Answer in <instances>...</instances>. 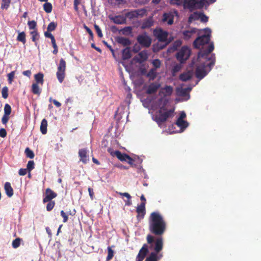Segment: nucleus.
Wrapping results in <instances>:
<instances>
[{"instance_id": "obj_1", "label": "nucleus", "mask_w": 261, "mask_h": 261, "mask_svg": "<svg viewBox=\"0 0 261 261\" xmlns=\"http://www.w3.org/2000/svg\"><path fill=\"white\" fill-rule=\"evenodd\" d=\"M211 31L206 28L198 30L199 35L194 41L195 48L200 49L198 54L195 74L199 80L203 79L212 69L214 65L215 57L211 54L214 46L212 42H210Z\"/></svg>"}, {"instance_id": "obj_2", "label": "nucleus", "mask_w": 261, "mask_h": 261, "mask_svg": "<svg viewBox=\"0 0 261 261\" xmlns=\"http://www.w3.org/2000/svg\"><path fill=\"white\" fill-rule=\"evenodd\" d=\"M173 91V88L172 87L166 86L160 90L159 95L161 97L150 102V111L159 110L156 114H152V118L160 126L162 122L166 121L168 118L174 116V109L169 110L166 109V106L168 102L167 97L171 95Z\"/></svg>"}, {"instance_id": "obj_3", "label": "nucleus", "mask_w": 261, "mask_h": 261, "mask_svg": "<svg viewBox=\"0 0 261 261\" xmlns=\"http://www.w3.org/2000/svg\"><path fill=\"white\" fill-rule=\"evenodd\" d=\"M166 229V224L162 216L158 212H153L149 218V229L156 235L163 234Z\"/></svg>"}, {"instance_id": "obj_4", "label": "nucleus", "mask_w": 261, "mask_h": 261, "mask_svg": "<svg viewBox=\"0 0 261 261\" xmlns=\"http://www.w3.org/2000/svg\"><path fill=\"white\" fill-rule=\"evenodd\" d=\"M216 0H171L172 5H181L183 4L185 8L192 11L194 9L200 8L203 7L205 3L211 4L214 3Z\"/></svg>"}, {"instance_id": "obj_5", "label": "nucleus", "mask_w": 261, "mask_h": 261, "mask_svg": "<svg viewBox=\"0 0 261 261\" xmlns=\"http://www.w3.org/2000/svg\"><path fill=\"white\" fill-rule=\"evenodd\" d=\"M153 35L159 42L165 43L164 45L169 44L172 40L168 37L169 33L161 29H157L153 31Z\"/></svg>"}, {"instance_id": "obj_6", "label": "nucleus", "mask_w": 261, "mask_h": 261, "mask_svg": "<svg viewBox=\"0 0 261 261\" xmlns=\"http://www.w3.org/2000/svg\"><path fill=\"white\" fill-rule=\"evenodd\" d=\"M186 117V114L184 111H181L180 113V116L177 118L175 124L179 128V130H173L171 131V133H181L188 126V122L185 120Z\"/></svg>"}, {"instance_id": "obj_7", "label": "nucleus", "mask_w": 261, "mask_h": 261, "mask_svg": "<svg viewBox=\"0 0 261 261\" xmlns=\"http://www.w3.org/2000/svg\"><path fill=\"white\" fill-rule=\"evenodd\" d=\"M177 15L178 12L176 10H171L163 14L162 20L165 23L171 25L173 23L174 17Z\"/></svg>"}, {"instance_id": "obj_8", "label": "nucleus", "mask_w": 261, "mask_h": 261, "mask_svg": "<svg viewBox=\"0 0 261 261\" xmlns=\"http://www.w3.org/2000/svg\"><path fill=\"white\" fill-rule=\"evenodd\" d=\"M66 62L63 59L60 61L58 66V71L57 72V77L60 83H62L65 77Z\"/></svg>"}, {"instance_id": "obj_9", "label": "nucleus", "mask_w": 261, "mask_h": 261, "mask_svg": "<svg viewBox=\"0 0 261 261\" xmlns=\"http://www.w3.org/2000/svg\"><path fill=\"white\" fill-rule=\"evenodd\" d=\"M190 55V49L187 46H183L177 54V58L180 62H183L187 60Z\"/></svg>"}, {"instance_id": "obj_10", "label": "nucleus", "mask_w": 261, "mask_h": 261, "mask_svg": "<svg viewBox=\"0 0 261 261\" xmlns=\"http://www.w3.org/2000/svg\"><path fill=\"white\" fill-rule=\"evenodd\" d=\"M137 41L140 44L144 47L149 46L151 43V39L146 33L139 35L137 37Z\"/></svg>"}, {"instance_id": "obj_11", "label": "nucleus", "mask_w": 261, "mask_h": 261, "mask_svg": "<svg viewBox=\"0 0 261 261\" xmlns=\"http://www.w3.org/2000/svg\"><path fill=\"white\" fill-rule=\"evenodd\" d=\"M192 87L184 88L182 87H178L176 89V92L178 95L183 97V100H187L190 98L189 93Z\"/></svg>"}, {"instance_id": "obj_12", "label": "nucleus", "mask_w": 261, "mask_h": 261, "mask_svg": "<svg viewBox=\"0 0 261 261\" xmlns=\"http://www.w3.org/2000/svg\"><path fill=\"white\" fill-rule=\"evenodd\" d=\"M112 155H115L121 161L127 162L129 164H133V160L128 155L125 153H122L119 151H115L111 153Z\"/></svg>"}, {"instance_id": "obj_13", "label": "nucleus", "mask_w": 261, "mask_h": 261, "mask_svg": "<svg viewBox=\"0 0 261 261\" xmlns=\"http://www.w3.org/2000/svg\"><path fill=\"white\" fill-rule=\"evenodd\" d=\"M145 13L144 10H135L126 13L125 14V17L129 18L130 20L138 18L139 16H142Z\"/></svg>"}, {"instance_id": "obj_14", "label": "nucleus", "mask_w": 261, "mask_h": 261, "mask_svg": "<svg viewBox=\"0 0 261 261\" xmlns=\"http://www.w3.org/2000/svg\"><path fill=\"white\" fill-rule=\"evenodd\" d=\"M161 84L159 82L150 83L146 87V92L147 94H153L160 88Z\"/></svg>"}, {"instance_id": "obj_15", "label": "nucleus", "mask_w": 261, "mask_h": 261, "mask_svg": "<svg viewBox=\"0 0 261 261\" xmlns=\"http://www.w3.org/2000/svg\"><path fill=\"white\" fill-rule=\"evenodd\" d=\"M148 252L147 245L146 244L143 245L136 257V261H143Z\"/></svg>"}, {"instance_id": "obj_16", "label": "nucleus", "mask_w": 261, "mask_h": 261, "mask_svg": "<svg viewBox=\"0 0 261 261\" xmlns=\"http://www.w3.org/2000/svg\"><path fill=\"white\" fill-rule=\"evenodd\" d=\"M57 194L49 188L46 189L44 197L43 199L44 203L50 201L53 198L56 197Z\"/></svg>"}, {"instance_id": "obj_17", "label": "nucleus", "mask_w": 261, "mask_h": 261, "mask_svg": "<svg viewBox=\"0 0 261 261\" xmlns=\"http://www.w3.org/2000/svg\"><path fill=\"white\" fill-rule=\"evenodd\" d=\"M88 151L87 149H81L79 150V155L80 157V161L84 163H87L89 160L88 155Z\"/></svg>"}, {"instance_id": "obj_18", "label": "nucleus", "mask_w": 261, "mask_h": 261, "mask_svg": "<svg viewBox=\"0 0 261 261\" xmlns=\"http://www.w3.org/2000/svg\"><path fill=\"white\" fill-rule=\"evenodd\" d=\"M198 31L195 29H190L189 30L183 32V36L185 40H189L195 34H198Z\"/></svg>"}, {"instance_id": "obj_19", "label": "nucleus", "mask_w": 261, "mask_h": 261, "mask_svg": "<svg viewBox=\"0 0 261 261\" xmlns=\"http://www.w3.org/2000/svg\"><path fill=\"white\" fill-rule=\"evenodd\" d=\"M154 247L153 249L155 251L154 253L158 254L163 249V241L162 238H158L154 241Z\"/></svg>"}, {"instance_id": "obj_20", "label": "nucleus", "mask_w": 261, "mask_h": 261, "mask_svg": "<svg viewBox=\"0 0 261 261\" xmlns=\"http://www.w3.org/2000/svg\"><path fill=\"white\" fill-rule=\"evenodd\" d=\"M111 19L116 24H121L125 23L126 17L123 15H117L111 17Z\"/></svg>"}, {"instance_id": "obj_21", "label": "nucleus", "mask_w": 261, "mask_h": 261, "mask_svg": "<svg viewBox=\"0 0 261 261\" xmlns=\"http://www.w3.org/2000/svg\"><path fill=\"white\" fill-rule=\"evenodd\" d=\"M148 58V55L146 51H142L135 57L138 62L142 63Z\"/></svg>"}, {"instance_id": "obj_22", "label": "nucleus", "mask_w": 261, "mask_h": 261, "mask_svg": "<svg viewBox=\"0 0 261 261\" xmlns=\"http://www.w3.org/2000/svg\"><path fill=\"white\" fill-rule=\"evenodd\" d=\"M145 203L142 202L139 205L137 206V212L138 213V217H141V218L144 217L145 213Z\"/></svg>"}, {"instance_id": "obj_23", "label": "nucleus", "mask_w": 261, "mask_h": 261, "mask_svg": "<svg viewBox=\"0 0 261 261\" xmlns=\"http://www.w3.org/2000/svg\"><path fill=\"white\" fill-rule=\"evenodd\" d=\"M4 188L7 195L9 197H12L13 195V190L11 186L10 183L9 182H6L5 184Z\"/></svg>"}, {"instance_id": "obj_24", "label": "nucleus", "mask_w": 261, "mask_h": 261, "mask_svg": "<svg viewBox=\"0 0 261 261\" xmlns=\"http://www.w3.org/2000/svg\"><path fill=\"white\" fill-rule=\"evenodd\" d=\"M193 75V71L189 70L188 71L181 74L180 76V79L182 81H186L190 79Z\"/></svg>"}, {"instance_id": "obj_25", "label": "nucleus", "mask_w": 261, "mask_h": 261, "mask_svg": "<svg viewBox=\"0 0 261 261\" xmlns=\"http://www.w3.org/2000/svg\"><path fill=\"white\" fill-rule=\"evenodd\" d=\"M162 256V255H158L156 253L151 252L145 261H158Z\"/></svg>"}, {"instance_id": "obj_26", "label": "nucleus", "mask_w": 261, "mask_h": 261, "mask_svg": "<svg viewBox=\"0 0 261 261\" xmlns=\"http://www.w3.org/2000/svg\"><path fill=\"white\" fill-rule=\"evenodd\" d=\"M118 193L120 195H121L122 196H124V197L127 198V200H124V201L125 202V205L129 206V205H131L132 204V200H131L132 197H131V196L128 193H126V192H125V193L119 192Z\"/></svg>"}, {"instance_id": "obj_27", "label": "nucleus", "mask_w": 261, "mask_h": 261, "mask_svg": "<svg viewBox=\"0 0 261 261\" xmlns=\"http://www.w3.org/2000/svg\"><path fill=\"white\" fill-rule=\"evenodd\" d=\"M132 57L130 49L129 47H126L122 51V58L124 60H127Z\"/></svg>"}, {"instance_id": "obj_28", "label": "nucleus", "mask_w": 261, "mask_h": 261, "mask_svg": "<svg viewBox=\"0 0 261 261\" xmlns=\"http://www.w3.org/2000/svg\"><path fill=\"white\" fill-rule=\"evenodd\" d=\"M47 121L45 119H43L40 125V131L42 134H46L47 133Z\"/></svg>"}, {"instance_id": "obj_29", "label": "nucleus", "mask_w": 261, "mask_h": 261, "mask_svg": "<svg viewBox=\"0 0 261 261\" xmlns=\"http://www.w3.org/2000/svg\"><path fill=\"white\" fill-rule=\"evenodd\" d=\"M117 42L123 45L124 46H127L130 44V42L128 39L123 37H119L117 38Z\"/></svg>"}, {"instance_id": "obj_30", "label": "nucleus", "mask_w": 261, "mask_h": 261, "mask_svg": "<svg viewBox=\"0 0 261 261\" xmlns=\"http://www.w3.org/2000/svg\"><path fill=\"white\" fill-rule=\"evenodd\" d=\"M34 77L36 81L35 83L37 84H40L41 85L43 84L44 80L43 74L42 73H38L35 75Z\"/></svg>"}, {"instance_id": "obj_31", "label": "nucleus", "mask_w": 261, "mask_h": 261, "mask_svg": "<svg viewBox=\"0 0 261 261\" xmlns=\"http://www.w3.org/2000/svg\"><path fill=\"white\" fill-rule=\"evenodd\" d=\"M156 70L155 68L151 69L147 74V76L149 78V80H153L156 76Z\"/></svg>"}, {"instance_id": "obj_32", "label": "nucleus", "mask_w": 261, "mask_h": 261, "mask_svg": "<svg viewBox=\"0 0 261 261\" xmlns=\"http://www.w3.org/2000/svg\"><path fill=\"white\" fill-rule=\"evenodd\" d=\"M32 91L35 94L39 95L41 90L37 83H33L32 86Z\"/></svg>"}, {"instance_id": "obj_33", "label": "nucleus", "mask_w": 261, "mask_h": 261, "mask_svg": "<svg viewBox=\"0 0 261 261\" xmlns=\"http://www.w3.org/2000/svg\"><path fill=\"white\" fill-rule=\"evenodd\" d=\"M193 16L199 18L202 22H205L208 21V17L202 13H194Z\"/></svg>"}, {"instance_id": "obj_34", "label": "nucleus", "mask_w": 261, "mask_h": 261, "mask_svg": "<svg viewBox=\"0 0 261 261\" xmlns=\"http://www.w3.org/2000/svg\"><path fill=\"white\" fill-rule=\"evenodd\" d=\"M17 40L22 42L23 44L25 43V34L24 32H18V35L17 36Z\"/></svg>"}, {"instance_id": "obj_35", "label": "nucleus", "mask_w": 261, "mask_h": 261, "mask_svg": "<svg viewBox=\"0 0 261 261\" xmlns=\"http://www.w3.org/2000/svg\"><path fill=\"white\" fill-rule=\"evenodd\" d=\"M52 5L50 3L46 2L43 5V9L45 11V12L47 13H49L52 11Z\"/></svg>"}, {"instance_id": "obj_36", "label": "nucleus", "mask_w": 261, "mask_h": 261, "mask_svg": "<svg viewBox=\"0 0 261 261\" xmlns=\"http://www.w3.org/2000/svg\"><path fill=\"white\" fill-rule=\"evenodd\" d=\"M11 0H2L1 4V8L2 9H7L10 4Z\"/></svg>"}, {"instance_id": "obj_37", "label": "nucleus", "mask_w": 261, "mask_h": 261, "mask_svg": "<svg viewBox=\"0 0 261 261\" xmlns=\"http://www.w3.org/2000/svg\"><path fill=\"white\" fill-rule=\"evenodd\" d=\"M32 36V40L34 42H36V40L39 39V35L36 30H33L30 32Z\"/></svg>"}, {"instance_id": "obj_38", "label": "nucleus", "mask_w": 261, "mask_h": 261, "mask_svg": "<svg viewBox=\"0 0 261 261\" xmlns=\"http://www.w3.org/2000/svg\"><path fill=\"white\" fill-rule=\"evenodd\" d=\"M11 111L12 109L11 106L8 103L5 104L4 107V115L9 116L11 113Z\"/></svg>"}, {"instance_id": "obj_39", "label": "nucleus", "mask_w": 261, "mask_h": 261, "mask_svg": "<svg viewBox=\"0 0 261 261\" xmlns=\"http://www.w3.org/2000/svg\"><path fill=\"white\" fill-rule=\"evenodd\" d=\"M25 153L27 157L30 159H33L34 157V153L32 150H31L29 148H27L25 149Z\"/></svg>"}, {"instance_id": "obj_40", "label": "nucleus", "mask_w": 261, "mask_h": 261, "mask_svg": "<svg viewBox=\"0 0 261 261\" xmlns=\"http://www.w3.org/2000/svg\"><path fill=\"white\" fill-rule=\"evenodd\" d=\"M57 26V24L56 23L54 22H51L49 23V24L48 25L47 30L48 32H51L55 30Z\"/></svg>"}, {"instance_id": "obj_41", "label": "nucleus", "mask_w": 261, "mask_h": 261, "mask_svg": "<svg viewBox=\"0 0 261 261\" xmlns=\"http://www.w3.org/2000/svg\"><path fill=\"white\" fill-rule=\"evenodd\" d=\"M153 24L152 21L151 19H148L146 21H145L144 22H143L142 24V28H149L151 26H152Z\"/></svg>"}, {"instance_id": "obj_42", "label": "nucleus", "mask_w": 261, "mask_h": 261, "mask_svg": "<svg viewBox=\"0 0 261 261\" xmlns=\"http://www.w3.org/2000/svg\"><path fill=\"white\" fill-rule=\"evenodd\" d=\"M2 97L6 99L8 97V88L7 87H4L3 88L2 90Z\"/></svg>"}, {"instance_id": "obj_43", "label": "nucleus", "mask_w": 261, "mask_h": 261, "mask_svg": "<svg viewBox=\"0 0 261 261\" xmlns=\"http://www.w3.org/2000/svg\"><path fill=\"white\" fill-rule=\"evenodd\" d=\"M108 254L107 257V260H111L114 256V251L110 248H108Z\"/></svg>"}, {"instance_id": "obj_44", "label": "nucleus", "mask_w": 261, "mask_h": 261, "mask_svg": "<svg viewBox=\"0 0 261 261\" xmlns=\"http://www.w3.org/2000/svg\"><path fill=\"white\" fill-rule=\"evenodd\" d=\"M21 240L19 238L15 239L12 242V246L14 248H18L20 245Z\"/></svg>"}, {"instance_id": "obj_45", "label": "nucleus", "mask_w": 261, "mask_h": 261, "mask_svg": "<svg viewBox=\"0 0 261 261\" xmlns=\"http://www.w3.org/2000/svg\"><path fill=\"white\" fill-rule=\"evenodd\" d=\"M152 64L154 67L153 68L156 70V69L159 68L161 66V61L158 59H155L152 61Z\"/></svg>"}, {"instance_id": "obj_46", "label": "nucleus", "mask_w": 261, "mask_h": 261, "mask_svg": "<svg viewBox=\"0 0 261 261\" xmlns=\"http://www.w3.org/2000/svg\"><path fill=\"white\" fill-rule=\"evenodd\" d=\"M28 24L30 30H36L35 28L36 27V22L35 21H28Z\"/></svg>"}, {"instance_id": "obj_47", "label": "nucleus", "mask_w": 261, "mask_h": 261, "mask_svg": "<svg viewBox=\"0 0 261 261\" xmlns=\"http://www.w3.org/2000/svg\"><path fill=\"white\" fill-rule=\"evenodd\" d=\"M34 162L33 161H29L27 164V169L30 172L34 168Z\"/></svg>"}, {"instance_id": "obj_48", "label": "nucleus", "mask_w": 261, "mask_h": 261, "mask_svg": "<svg viewBox=\"0 0 261 261\" xmlns=\"http://www.w3.org/2000/svg\"><path fill=\"white\" fill-rule=\"evenodd\" d=\"M15 71H12L8 74V82L11 84L14 77Z\"/></svg>"}, {"instance_id": "obj_49", "label": "nucleus", "mask_w": 261, "mask_h": 261, "mask_svg": "<svg viewBox=\"0 0 261 261\" xmlns=\"http://www.w3.org/2000/svg\"><path fill=\"white\" fill-rule=\"evenodd\" d=\"M46 206V210L47 211H51L55 206V202L53 201H48Z\"/></svg>"}, {"instance_id": "obj_50", "label": "nucleus", "mask_w": 261, "mask_h": 261, "mask_svg": "<svg viewBox=\"0 0 261 261\" xmlns=\"http://www.w3.org/2000/svg\"><path fill=\"white\" fill-rule=\"evenodd\" d=\"M94 28L95 29V31L97 34V35L98 36V37H102V33L101 32V31L100 30V29L99 28V27L96 25V24H95L94 25Z\"/></svg>"}, {"instance_id": "obj_51", "label": "nucleus", "mask_w": 261, "mask_h": 261, "mask_svg": "<svg viewBox=\"0 0 261 261\" xmlns=\"http://www.w3.org/2000/svg\"><path fill=\"white\" fill-rule=\"evenodd\" d=\"M61 215L63 218V222H66L68 218V215L63 211H61Z\"/></svg>"}, {"instance_id": "obj_52", "label": "nucleus", "mask_w": 261, "mask_h": 261, "mask_svg": "<svg viewBox=\"0 0 261 261\" xmlns=\"http://www.w3.org/2000/svg\"><path fill=\"white\" fill-rule=\"evenodd\" d=\"M9 118L8 115H4L2 119V123L5 124H6L8 121Z\"/></svg>"}, {"instance_id": "obj_53", "label": "nucleus", "mask_w": 261, "mask_h": 261, "mask_svg": "<svg viewBox=\"0 0 261 261\" xmlns=\"http://www.w3.org/2000/svg\"><path fill=\"white\" fill-rule=\"evenodd\" d=\"M7 135V132L4 128L0 129V137L4 138Z\"/></svg>"}, {"instance_id": "obj_54", "label": "nucleus", "mask_w": 261, "mask_h": 261, "mask_svg": "<svg viewBox=\"0 0 261 261\" xmlns=\"http://www.w3.org/2000/svg\"><path fill=\"white\" fill-rule=\"evenodd\" d=\"M182 44V41L180 40H176L174 43V47H175V49H176L178 47H179V46H180Z\"/></svg>"}, {"instance_id": "obj_55", "label": "nucleus", "mask_w": 261, "mask_h": 261, "mask_svg": "<svg viewBox=\"0 0 261 261\" xmlns=\"http://www.w3.org/2000/svg\"><path fill=\"white\" fill-rule=\"evenodd\" d=\"M27 173V169H23L21 168L19 170V174L20 175L23 176L25 175Z\"/></svg>"}, {"instance_id": "obj_56", "label": "nucleus", "mask_w": 261, "mask_h": 261, "mask_svg": "<svg viewBox=\"0 0 261 261\" xmlns=\"http://www.w3.org/2000/svg\"><path fill=\"white\" fill-rule=\"evenodd\" d=\"M147 242L149 244H151L153 242V237L150 235H148L147 237Z\"/></svg>"}, {"instance_id": "obj_57", "label": "nucleus", "mask_w": 261, "mask_h": 261, "mask_svg": "<svg viewBox=\"0 0 261 261\" xmlns=\"http://www.w3.org/2000/svg\"><path fill=\"white\" fill-rule=\"evenodd\" d=\"M44 36L46 38H50V39L54 37V36L50 33H49V32H48V31L44 33Z\"/></svg>"}, {"instance_id": "obj_58", "label": "nucleus", "mask_w": 261, "mask_h": 261, "mask_svg": "<svg viewBox=\"0 0 261 261\" xmlns=\"http://www.w3.org/2000/svg\"><path fill=\"white\" fill-rule=\"evenodd\" d=\"M88 190L89 196H90L91 199L92 200L93 199L94 192L93 191V189H91V188H89Z\"/></svg>"}, {"instance_id": "obj_59", "label": "nucleus", "mask_w": 261, "mask_h": 261, "mask_svg": "<svg viewBox=\"0 0 261 261\" xmlns=\"http://www.w3.org/2000/svg\"><path fill=\"white\" fill-rule=\"evenodd\" d=\"M84 28L86 29V30L87 32V33L89 34V35L90 36L92 37L93 36V33H92V31L88 27H87L86 25H85Z\"/></svg>"}, {"instance_id": "obj_60", "label": "nucleus", "mask_w": 261, "mask_h": 261, "mask_svg": "<svg viewBox=\"0 0 261 261\" xmlns=\"http://www.w3.org/2000/svg\"><path fill=\"white\" fill-rule=\"evenodd\" d=\"M22 73L24 75L30 77L31 74V72L30 70H25Z\"/></svg>"}, {"instance_id": "obj_61", "label": "nucleus", "mask_w": 261, "mask_h": 261, "mask_svg": "<svg viewBox=\"0 0 261 261\" xmlns=\"http://www.w3.org/2000/svg\"><path fill=\"white\" fill-rule=\"evenodd\" d=\"M53 102L57 107H60L61 106V103L56 100H53Z\"/></svg>"}, {"instance_id": "obj_62", "label": "nucleus", "mask_w": 261, "mask_h": 261, "mask_svg": "<svg viewBox=\"0 0 261 261\" xmlns=\"http://www.w3.org/2000/svg\"><path fill=\"white\" fill-rule=\"evenodd\" d=\"M91 47L93 48H94L95 50H96L97 51H98V52L99 53H101V50L99 48V47H96L94 44H91Z\"/></svg>"}, {"instance_id": "obj_63", "label": "nucleus", "mask_w": 261, "mask_h": 261, "mask_svg": "<svg viewBox=\"0 0 261 261\" xmlns=\"http://www.w3.org/2000/svg\"><path fill=\"white\" fill-rule=\"evenodd\" d=\"M84 3V0H74V3L79 5L82 4Z\"/></svg>"}, {"instance_id": "obj_64", "label": "nucleus", "mask_w": 261, "mask_h": 261, "mask_svg": "<svg viewBox=\"0 0 261 261\" xmlns=\"http://www.w3.org/2000/svg\"><path fill=\"white\" fill-rule=\"evenodd\" d=\"M79 5V4L74 3V9L75 10V11H76V12L79 11V7H78Z\"/></svg>"}]
</instances>
